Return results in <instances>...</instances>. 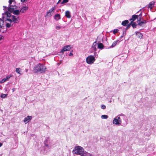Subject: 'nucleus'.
I'll use <instances>...</instances> for the list:
<instances>
[{
    "mask_svg": "<svg viewBox=\"0 0 156 156\" xmlns=\"http://www.w3.org/2000/svg\"><path fill=\"white\" fill-rule=\"evenodd\" d=\"M46 68L42 64H38L36 65L33 69V71L34 73H42L45 71Z\"/></svg>",
    "mask_w": 156,
    "mask_h": 156,
    "instance_id": "obj_1",
    "label": "nucleus"
},
{
    "mask_svg": "<svg viewBox=\"0 0 156 156\" xmlns=\"http://www.w3.org/2000/svg\"><path fill=\"white\" fill-rule=\"evenodd\" d=\"M84 149L82 147L78 146L75 147L72 152L73 154L80 155L82 154Z\"/></svg>",
    "mask_w": 156,
    "mask_h": 156,
    "instance_id": "obj_2",
    "label": "nucleus"
},
{
    "mask_svg": "<svg viewBox=\"0 0 156 156\" xmlns=\"http://www.w3.org/2000/svg\"><path fill=\"white\" fill-rule=\"evenodd\" d=\"M95 60V58L94 56L90 55L86 58V62L88 64H91L94 63Z\"/></svg>",
    "mask_w": 156,
    "mask_h": 156,
    "instance_id": "obj_3",
    "label": "nucleus"
},
{
    "mask_svg": "<svg viewBox=\"0 0 156 156\" xmlns=\"http://www.w3.org/2000/svg\"><path fill=\"white\" fill-rule=\"evenodd\" d=\"M113 123L115 124L118 125L121 123V121L119 117H116L115 118L113 121Z\"/></svg>",
    "mask_w": 156,
    "mask_h": 156,
    "instance_id": "obj_4",
    "label": "nucleus"
},
{
    "mask_svg": "<svg viewBox=\"0 0 156 156\" xmlns=\"http://www.w3.org/2000/svg\"><path fill=\"white\" fill-rule=\"evenodd\" d=\"M55 7H52L51 9L49 10V11L47 12L46 15L45 16V17H47L48 16H51V13L53 12L55 10Z\"/></svg>",
    "mask_w": 156,
    "mask_h": 156,
    "instance_id": "obj_5",
    "label": "nucleus"
},
{
    "mask_svg": "<svg viewBox=\"0 0 156 156\" xmlns=\"http://www.w3.org/2000/svg\"><path fill=\"white\" fill-rule=\"evenodd\" d=\"M71 47L70 45H67L64 47L61 50L60 52L63 54L65 51H69L71 49Z\"/></svg>",
    "mask_w": 156,
    "mask_h": 156,
    "instance_id": "obj_6",
    "label": "nucleus"
},
{
    "mask_svg": "<svg viewBox=\"0 0 156 156\" xmlns=\"http://www.w3.org/2000/svg\"><path fill=\"white\" fill-rule=\"evenodd\" d=\"M16 8V6L14 5V6L12 5H9L8 10V11L12 12L14 11V9Z\"/></svg>",
    "mask_w": 156,
    "mask_h": 156,
    "instance_id": "obj_7",
    "label": "nucleus"
},
{
    "mask_svg": "<svg viewBox=\"0 0 156 156\" xmlns=\"http://www.w3.org/2000/svg\"><path fill=\"white\" fill-rule=\"evenodd\" d=\"M12 22H14L15 23H18L19 21V20H20L19 17H17L16 18V16H12Z\"/></svg>",
    "mask_w": 156,
    "mask_h": 156,
    "instance_id": "obj_8",
    "label": "nucleus"
},
{
    "mask_svg": "<svg viewBox=\"0 0 156 156\" xmlns=\"http://www.w3.org/2000/svg\"><path fill=\"white\" fill-rule=\"evenodd\" d=\"M32 117L30 116H28L27 117L25 118L24 119V122L25 124L28 123L30 122L32 119Z\"/></svg>",
    "mask_w": 156,
    "mask_h": 156,
    "instance_id": "obj_9",
    "label": "nucleus"
},
{
    "mask_svg": "<svg viewBox=\"0 0 156 156\" xmlns=\"http://www.w3.org/2000/svg\"><path fill=\"white\" fill-rule=\"evenodd\" d=\"M147 23L146 20H143L142 21H140L138 23V25L142 27L144 26V25H145Z\"/></svg>",
    "mask_w": 156,
    "mask_h": 156,
    "instance_id": "obj_10",
    "label": "nucleus"
},
{
    "mask_svg": "<svg viewBox=\"0 0 156 156\" xmlns=\"http://www.w3.org/2000/svg\"><path fill=\"white\" fill-rule=\"evenodd\" d=\"M138 16L137 15H133L132 18L129 20L131 22H133L135 21L136 19H138Z\"/></svg>",
    "mask_w": 156,
    "mask_h": 156,
    "instance_id": "obj_11",
    "label": "nucleus"
},
{
    "mask_svg": "<svg viewBox=\"0 0 156 156\" xmlns=\"http://www.w3.org/2000/svg\"><path fill=\"white\" fill-rule=\"evenodd\" d=\"M136 34L137 37L141 39L143 37V35L141 33L138 32L136 33Z\"/></svg>",
    "mask_w": 156,
    "mask_h": 156,
    "instance_id": "obj_12",
    "label": "nucleus"
},
{
    "mask_svg": "<svg viewBox=\"0 0 156 156\" xmlns=\"http://www.w3.org/2000/svg\"><path fill=\"white\" fill-rule=\"evenodd\" d=\"M129 21L127 20H126L123 21L122 23V25L124 26H126L128 24Z\"/></svg>",
    "mask_w": 156,
    "mask_h": 156,
    "instance_id": "obj_13",
    "label": "nucleus"
},
{
    "mask_svg": "<svg viewBox=\"0 0 156 156\" xmlns=\"http://www.w3.org/2000/svg\"><path fill=\"white\" fill-rule=\"evenodd\" d=\"M155 3V2L154 1H152L150 2L148 5V8H150L151 9L153 7V5Z\"/></svg>",
    "mask_w": 156,
    "mask_h": 156,
    "instance_id": "obj_14",
    "label": "nucleus"
},
{
    "mask_svg": "<svg viewBox=\"0 0 156 156\" xmlns=\"http://www.w3.org/2000/svg\"><path fill=\"white\" fill-rule=\"evenodd\" d=\"M28 9V7L27 6L24 7L22 8L20 10V11L22 13L25 12Z\"/></svg>",
    "mask_w": 156,
    "mask_h": 156,
    "instance_id": "obj_15",
    "label": "nucleus"
},
{
    "mask_svg": "<svg viewBox=\"0 0 156 156\" xmlns=\"http://www.w3.org/2000/svg\"><path fill=\"white\" fill-rule=\"evenodd\" d=\"M54 18L56 20H58L61 19L60 15L59 14H57L55 15Z\"/></svg>",
    "mask_w": 156,
    "mask_h": 156,
    "instance_id": "obj_16",
    "label": "nucleus"
},
{
    "mask_svg": "<svg viewBox=\"0 0 156 156\" xmlns=\"http://www.w3.org/2000/svg\"><path fill=\"white\" fill-rule=\"evenodd\" d=\"M65 15L67 18H69L71 17L70 12L69 11H66Z\"/></svg>",
    "mask_w": 156,
    "mask_h": 156,
    "instance_id": "obj_17",
    "label": "nucleus"
},
{
    "mask_svg": "<svg viewBox=\"0 0 156 156\" xmlns=\"http://www.w3.org/2000/svg\"><path fill=\"white\" fill-rule=\"evenodd\" d=\"M98 47L99 49H102L103 48L104 46L102 43H100L98 44Z\"/></svg>",
    "mask_w": 156,
    "mask_h": 156,
    "instance_id": "obj_18",
    "label": "nucleus"
},
{
    "mask_svg": "<svg viewBox=\"0 0 156 156\" xmlns=\"http://www.w3.org/2000/svg\"><path fill=\"white\" fill-rule=\"evenodd\" d=\"M130 25H131L133 28H135L136 27V23L133 22H131L130 23Z\"/></svg>",
    "mask_w": 156,
    "mask_h": 156,
    "instance_id": "obj_19",
    "label": "nucleus"
},
{
    "mask_svg": "<svg viewBox=\"0 0 156 156\" xmlns=\"http://www.w3.org/2000/svg\"><path fill=\"white\" fill-rule=\"evenodd\" d=\"M97 46V43L96 41L94 42V43H93V45H92V47L96 51L97 50V48H96V46Z\"/></svg>",
    "mask_w": 156,
    "mask_h": 156,
    "instance_id": "obj_20",
    "label": "nucleus"
},
{
    "mask_svg": "<svg viewBox=\"0 0 156 156\" xmlns=\"http://www.w3.org/2000/svg\"><path fill=\"white\" fill-rule=\"evenodd\" d=\"M4 21L3 20L0 18V28H2L4 25Z\"/></svg>",
    "mask_w": 156,
    "mask_h": 156,
    "instance_id": "obj_21",
    "label": "nucleus"
},
{
    "mask_svg": "<svg viewBox=\"0 0 156 156\" xmlns=\"http://www.w3.org/2000/svg\"><path fill=\"white\" fill-rule=\"evenodd\" d=\"M20 11L19 10H14L13 12V14L15 15H19L20 14Z\"/></svg>",
    "mask_w": 156,
    "mask_h": 156,
    "instance_id": "obj_22",
    "label": "nucleus"
},
{
    "mask_svg": "<svg viewBox=\"0 0 156 156\" xmlns=\"http://www.w3.org/2000/svg\"><path fill=\"white\" fill-rule=\"evenodd\" d=\"M13 25V24H11V23H6V27L7 28H9L10 27L12 26Z\"/></svg>",
    "mask_w": 156,
    "mask_h": 156,
    "instance_id": "obj_23",
    "label": "nucleus"
},
{
    "mask_svg": "<svg viewBox=\"0 0 156 156\" xmlns=\"http://www.w3.org/2000/svg\"><path fill=\"white\" fill-rule=\"evenodd\" d=\"M118 42V41H114L112 44L111 47H115L117 43Z\"/></svg>",
    "mask_w": 156,
    "mask_h": 156,
    "instance_id": "obj_24",
    "label": "nucleus"
},
{
    "mask_svg": "<svg viewBox=\"0 0 156 156\" xmlns=\"http://www.w3.org/2000/svg\"><path fill=\"white\" fill-rule=\"evenodd\" d=\"M108 116L106 115H103L101 116V118L102 119H107L108 118Z\"/></svg>",
    "mask_w": 156,
    "mask_h": 156,
    "instance_id": "obj_25",
    "label": "nucleus"
},
{
    "mask_svg": "<svg viewBox=\"0 0 156 156\" xmlns=\"http://www.w3.org/2000/svg\"><path fill=\"white\" fill-rule=\"evenodd\" d=\"M20 68H16V73H19V74H20Z\"/></svg>",
    "mask_w": 156,
    "mask_h": 156,
    "instance_id": "obj_26",
    "label": "nucleus"
},
{
    "mask_svg": "<svg viewBox=\"0 0 156 156\" xmlns=\"http://www.w3.org/2000/svg\"><path fill=\"white\" fill-rule=\"evenodd\" d=\"M7 95V94H2L0 96V97L2 98H5Z\"/></svg>",
    "mask_w": 156,
    "mask_h": 156,
    "instance_id": "obj_27",
    "label": "nucleus"
},
{
    "mask_svg": "<svg viewBox=\"0 0 156 156\" xmlns=\"http://www.w3.org/2000/svg\"><path fill=\"white\" fill-rule=\"evenodd\" d=\"M5 14L6 15L7 17H10L11 16V14L10 13H9L8 12H6Z\"/></svg>",
    "mask_w": 156,
    "mask_h": 156,
    "instance_id": "obj_28",
    "label": "nucleus"
},
{
    "mask_svg": "<svg viewBox=\"0 0 156 156\" xmlns=\"http://www.w3.org/2000/svg\"><path fill=\"white\" fill-rule=\"evenodd\" d=\"M68 2V0H63V1L61 2V4H62L64 3Z\"/></svg>",
    "mask_w": 156,
    "mask_h": 156,
    "instance_id": "obj_29",
    "label": "nucleus"
},
{
    "mask_svg": "<svg viewBox=\"0 0 156 156\" xmlns=\"http://www.w3.org/2000/svg\"><path fill=\"white\" fill-rule=\"evenodd\" d=\"M118 31L119 30L118 29H115L113 30V33L114 34H115L118 32Z\"/></svg>",
    "mask_w": 156,
    "mask_h": 156,
    "instance_id": "obj_30",
    "label": "nucleus"
},
{
    "mask_svg": "<svg viewBox=\"0 0 156 156\" xmlns=\"http://www.w3.org/2000/svg\"><path fill=\"white\" fill-rule=\"evenodd\" d=\"M7 79H5V78H4V79H3L1 81V83H4V82L6 81H7L6 80Z\"/></svg>",
    "mask_w": 156,
    "mask_h": 156,
    "instance_id": "obj_31",
    "label": "nucleus"
},
{
    "mask_svg": "<svg viewBox=\"0 0 156 156\" xmlns=\"http://www.w3.org/2000/svg\"><path fill=\"white\" fill-rule=\"evenodd\" d=\"M141 16H138V20H137V23H138L140 21H141Z\"/></svg>",
    "mask_w": 156,
    "mask_h": 156,
    "instance_id": "obj_32",
    "label": "nucleus"
},
{
    "mask_svg": "<svg viewBox=\"0 0 156 156\" xmlns=\"http://www.w3.org/2000/svg\"><path fill=\"white\" fill-rule=\"evenodd\" d=\"M6 20L8 21H9L11 23L12 22V20L9 18H7L6 19Z\"/></svg>",
    "mask_w": 156,
    "mask_h": 156,
    "instance_id": "obj_33",
    "label": "nucleus"
},
{
    "mask_svg": "<svg viewBox=\"0 0 156 156\" xmlns=\"http://www.w3.org/2000/svg\"><path fill=\"white\" fill-rule=\"evenodd\" d=\"M101 108L103 109H105L106 108V106L104 105H102L101 106Z\"/></svg>",
    "mask_w": 156,
    "mask_h": 156,
    "instance_id": "obj_34",
    "label": "nucleus"
},
{
    "mask_svg": "<svg viewBox=\"0 0 156 156\" xmlns=\"http://www.w3.org/2000/svg\"><path fill=\"white\" fill-rule=\"evenodd\" d=\"M127 27L126 28V30L128 29L130 27L131 25L129 23V24L127 25Z\"/></svg>",
    "mask_w": 156,
    "mask_h": 156,
    "instance_id": "obj_35",
    "label": "nucleus"
},
{
    "mask_svg": "<svg viewBox=\"0 0 156 156\" xmlns=\"http://www.w3.org/2000/svg\"><path fill=\"white\" fill-rule=\"evenodd\" d=\"M14 0H9V5H11L12 2L13 1H14Z\"/></svg>",
    "mask_w": 156,
    "mask_h": 156,
    "instance_id": "obj_36",
    "label": "nucleus"
},
{
    "mask_svg": "<svg viewBox=\"0 0 156 156\" xmlns=\"http://www.w3.org/2000/svg\"><path fill=\"white\" fill-rule=\"evenodd\" d=\"M73 52V50L71 51H70V53L69 54V56H73V54L72 53Z\"/></svg>",
    "mask_w": 156,
    "mask_h": 156,
    "instance_id": "obj_37",
    "label": "nucleus"
},
{
    "mask_svg": "<svg viewBox=\"0 0 156 156\" xmlns=\"http://www.w3.org/2000/svg\"><path fill=\"white\" fill-rule=\"evenodd\" d=\"M10 76H7L6 78H5V79H7V80H9V78H10Z\"/></svg>",
    "mask_w": 156,
    "mask_h": 156,
    "instance_id": "obj_38",
    "label": "nucleus"
},
{
    "mask_svg": "<svg viewBox=\"0 0 156 156\" xmlns=\"http://www.w3.org/2000/svg\"><path fill=\"white\" fill-rule=\"evenodd\" d=\"M61 28V27H59V26H56V29H57V30H59Z\"/></svg>",
    "mask_w": 156,
    "mask_h": 156,
    "instance_id": "obj_39",
    "label": "nucleus"
},
{
    "mask_svg": "<svg viewBox=\"0 0 156 156\" xmlns=\"http://www.w3.org/2000/svg\"><path fill=\"white\" fill-rule=\"evenodd\" d=\"M138 16H142V12H141L140 13V14H139V15H138Z\"/></svg>",
    "mask_w": 156,
    "mask_h": 156,
    "instance_id": "obj_40",
    "label": "nucleus"
},
{
    "mask_svg": "<svg viewBox=\"0 0 156 156\" xmlns=\"http://www.w3.org/2000/svg\"><path fill=\"white\" fill-rule=\"evenodd\" d=\"M16 90V89L15 88H13L12 89V92H14V91L15 90Z\"/></svg>",
    "mask_w": 156,
    "mask_h": 156,
    "instance_id": "obj_41",
    "label": "nucleus"
},
{
    "mask_svg": "<svg viewBox=\"0 0 156 156\" xmlns=\"http://www.w3.org/2000/svg\"><path fill=\"white\" fill-rule=\"evenodd\" d=\"M3 39V37H0V41H1L2 39Z\"/></svg>",
    "mask_w": 156,
    "mask_h": 156,
    "instance_id": "obj_42",
    "label": "nucleus"
},
{
    "mask_svg": "<svg viewBox=\"0 0 156 156\" xmlns=\"http://www.w3.org/2000/svg\"><path fill=\"white\" fill-rule=\"evenodd\" d=\"M61 0H58V2L57 3V4H58L61 1Z\"/></svg>",
    "mask_w": 156,
    "mask_h": 156,
    "instance_id": "obj_43",
    "label": "nucleus"
},
{
    "mask_svg": "<svg viewBox=\"0 0 156 156\" xmlns=\"http://www.w3.org/2000/svg\"><path fill=\"white\" fill-rule=\"evenodd\" d=\"M21 2H25V0H21Z\"/></svg>",
    "mask_w": 156,
    "mask_h": 156,
    "instance_id": "obj_44",
    "label": "nucleus"
},
{
    "mask_svg": "<svg viewBox=\"0 0 156 156\" xmlns=\"http://www.w3.org/2000/svg\"><path fill=\"white\" fill-rule=\"evenodd\" d=\"M2 145V144L0 142V147Z\"/></svg>",
    "mask_w": 156,
    "mask_h": 156,
    "instance_id": "obj_45",
    "label": "nucleus"
},
{
    "mask_svg": "<svg viewBox=\"0 0 156 156\" xmlns=\"http://www.w3.org/2000/svg\"><path fill=\"white\" fill-rule=\"evenodd\" d=\"M45 146H46V147H48V144H46V145H45Z\"/></svg>",
    "mask_w": 156,
    "mask_h": 156,
    "instance_id": "obj_46",
    "label": "nucleus"
},
{
    "mask_svg": "<svg viewBox=\"0 0 156 156\" xmlns=\"http://www.w3.org/2000/svg\"><path fill=\"white\" fill-rule=\"evenodd\" d=\"M81 156H84V155L83 154H82L81 155Z\"/></svg>",
    "mask_w": 156,
    "mask_h": 156,
    "instance_id": "obj_47",
    "label": "nucleus"
},
{
    "mask_svg": "<svg viewBox=\"0 0 156 156\" xmlns=\"http://www.w3.org/2000/svg\"><path fill=\"white\" fill-rule=\"evenodd\" d=\"M3 7L4 8H6V7L5 6H4Z\"/></svg>",
    "mask_w": 156,
    "mask_h": 156,
    "instance_id": "obj_48",
    "label": "nucleus"
},
{
    "mask_svg": "<svg viewBox=\"0 0 156 156\" xmlns=\"http://www.w3.org/2000/svg\"><path fill=\"white\" fill-rule=\"evenodd\" d=\"M27 0H25V1H27Z\"/></svg>",
    "mask_w": 156,
    "mask_h": 156,
    "instance_id": "obj_49",
    "label": "nucleus"
}]
</instances>
